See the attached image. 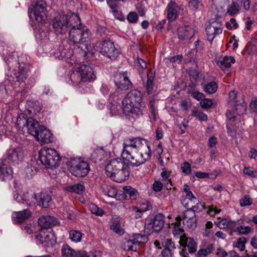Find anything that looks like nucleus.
<instances>
[{
  "mask_svg": "<svg viewBox=\"0 0 257 257\" xmlns=\"http://www.w3.org/2000/svg\"><path fill=\"white\" fill-rule=\"evenodd\" d=\"M91 33L85 26H72L69 32V40L74 44H82L89 38Z\"/></svg>",
  "mask_w": 257,
  "mask_h": 257,
  "instance_id": "nucleus-8",
  "label": "nucleus"
},
{
  "mask_svg": "<svg viewBox=\"0 0 257 257\" xmlns=\"http://www.w3.org/2000/svg\"><path fill=\"white\" fill-rule=\"evenodd\" d=\"M14 199L19 203L25 204L28 206L35 207L38 202L36 193L32 191L24 192L22 195L15 194Z\"/></svg>",
  "mask_w": 257,
  "mask_h": 257,
  "instance_id": "nucleus-13",
  "label": "nucleus"
},
{
  "mask_svg": "<svg viewBox=\"0 0 257 257\" xmlns=\"http://www.w3.org/2000/svg\"><path fill=\"white\" fill-rule=\"evenodd\" d=\"M114 82L117 88L123 90H128L133 86L127 71L116 73L114 75Z\"/></svg>",
  "mask_w": 257,
  "mask_h": 257,
  "instance_id": "nucleus-15",
  "label": "nucleus"
},
{
  "mask_svg": "<svg viewBox=\"0 0 257 257\" xmlns=\"http://www.w3.org/2000/svg\"><path fill=\"white\" fill-rule=\"evenodd\" d=\"M13 175V171L11 167L8 166L7 163L3 161L0 164V180H11Z\"/></svg>",
  "mask_w": 257,
  "mask_h": 257,
  "instance_id": "nucleus-20",
  "label": "nucleus"
},
{
  "mask_svg": "<svg viewBox=\"0 0 257 257\" xmlns=\"http://www.w3.org/2000/svg\"><path fill=\"white\" fill-rule=\"evenodd\" d=\"M28 121H29V117L27 118L24 116H18L16 121V124L20 128H23L27 126Z\"/></svg>",
  "mask_w": 257,
  "mask_h": 257,
  "instance_id": "nucleus-45",
  "label": "nucleus"
},
{
  "mask_svg": "<svg viewBox=\"0 0 257 257\" xmlns=\"http://www.w3.org/2000/svg\"><path fill=\"white\" fill-rule=\"evenodd\" d=\"M80 22V18L77 15H72L69 17L64 14H58L52 20L51 25L56 35L63 34L66 33L68 28L72 26L71 21Z\"/></svg>",
  "mask_w": 257,
  "mask_h": 257,
  "instance_id": "nucleus-5",
  "label": "nucleus"
},
{
  "mask_svg": "<svg viewBox=\"0 0 257 257\" xmlns=\"http://www.w3.org/2000/svg\"><path fill=\"white\" fill-rule=\"evenodd\" d=\"M24 157L22 149L19 147L10 148L6 152L3 161L11 165H16L23 161Z\"/></svg>",
  "mask_w": 257,
  "mask_h": 257,
  "instance_id": "nucleus-11",
  "label": "nucleus"
},
{
  "mask_svg": "<svg viewBox=\"0 0 257 257\" xmlns=\"http://www.w3.org/2000/svg\"><path fill=\"white\" fill-rule=\"evenodd\" d=\"M233 110H234L236 114L240 115L244 113L246 110V106L245 103L242 101L240 103H238L237 102H235L233 106Z\"/></svg>",
  "mask_w": 257,
  "mask_h": 257,
  "instance_id": "nucleus-36",
  "label": "nucleus"
},
{
  "mask_svg": "<svg viewBox=\"0 0 257 257\" xmlns=\"http://www.w3.org/2000/svg\"><path fill=\"white\" fill-rule=\"evenodd\" d=\"M217 84L214 81H211L203 86V90L208 94H213L217 91Z\"/></svg>",
  "mask_w": 257,
  "mask_h": 257,
  "instance_id": "nucleus-38",
  "label": "nucleus"
},
{
  "mask_svg": "<svg viewBox=\"0 0 257 257\" xmlns=\"http://www.w3.org/2000/svg\"><path fill=\"white\" fill-rule=\"evenodd\" d=\"M154 77V73L151 71H149L147 75V81L146 85V91L148 94H152L154 92L153 80Z\"/></svg>",
  "mask_w": 257,
  "mask_h": 257,
  "instance_id": "nucleus-30",
  "label": "nucleus"
},
{
  "mask_svg": "<svg viewBox=\"0 0 257 257\" xmlns=\"http://www.w3.org/2000/svg\"><path fill=\"white\" fill-rule=\"evenodd\" d=\"M184 191L186 194V199H188L190 203H195L197 201V198L194 196L192 192L190 191L189 187L188 185H184Z\"/></svg>",
  "mask_w": 257,
  "mask_h": 257,
  "instance_id": "nucleus-40",
  "label": "nucleus"
},
{
  "mask_svg": "<svg viewBox=\"0 0 257 257\" xmlns=\"http://www.w3.org/2000/svg\"><path fill=\"white\" fill-rule=\"evenodd\" d=\"M90 208L91 212L97 216H102L104 214L103 210L101 208L98 207V206L95 204H92L90 206Z\"/></svg>",
  "mask_w": 257,
  "mask_h": 257,
  "instance_id": "nucleus-53",
  "label": "nucleus"
},
{
  "mask_svg": "<svg viewBox=\"0 0 257 257\" xmlns=\"http://www.w3.org/2000/svg\"><path fill=\"white\" fill-rule=\"evenodd\" d=\"M107 107L109 110V113L111 116L116 115L118 113V106L115 104L109 102L107 104Z\"/></svg>",
  "mask_w": 257,
  "mask_h": 257,
  "instance_id": "nucleus-49",
  "label": "nucleus"
},
{
  "mask_svg": "<svg viewBox=\"0 0 257 257\" xmlns=\"http://www.w3.org/2000/svg\"><path fill=\"white\" fill-rule=\"evenodd\" d=\"M184 34H180L179 38L182 39H190L195 35L194 30L190 26H185L183 29Z\"/></svg>",
  "mask_w": 257,
  "mask_h": 257,
  "instance_id": "nucleus-33",
  "label": "nucleus"
},
{
  "mask_svg": "<svg viewBox=\"0 0 257 257\" xmlns=\"http://www.w3.org/2000/svg\"><path fill=\"white\" fill-rule=\"evenodd\" d=\"M193 218H196L195 213L190 208L184 212L183 221L189 220Z\"/></svg>",
  "mask_w": 257,
  "mask_h": 257,
  "instance_id": "nucleus-51",
  "label": "nucleus"
},
{
  "mask_svg": "<svg viewBox=\"0 0 257 257\" xmlns=\"http://www.w3.org/2000/svg\"><path fill=\"white\" fill-rule=\"evenodd\" d=\"M242 3L240 0H232L231 4L227 7V13L230 16L237 14L240 9Z\"/></svg>",
  "mask_w": 257,
  "mask_h": 257,
  "instance_id": "nucleus-26",
  "label": "nucleus"
},
{
  "mask_svg": "<svg viewBox=\"0 0 257 257\" xmlns=\"http://www.w3.org/2000/svg\"><path fill=\"white\" fill-rule=\"evenodd\" d=\"M240 222H242L240 220H238L236 221L228 220L227 229H229L232 232H236L237 229H238V226H239Z\"/></svg>",
  "mask_w": 257,
  "mask_h": 257,
  "instance_id": "nucleus-48",
  "label": "nucleus"
},
{
  "mask_svg": "<svg viewBox=\"0 0 257 257\" xmlns=\"http://www.w3.org/2000/svg\"><path fill=\"white\" fill-rule=\"evenodd\" d=\"M35 136V138L42 145L50 143L53 142L52 134L45 126H42L41 129Z\"/></svg>",
  "mask_w": 257,
  "mask_h": 257,
  "instance_id": "nucleus-19",
  "label": "nucleus"
},
{
  "mask_svg": "<svg viewBox=\"0 0 257 257\" xmlns=\"http://www.w3.org/2000/svg\"><path fill=\"white\" fill-rule=\"evenodd\" d=\"M131 237L133 239V242H134V244L136 246L140 244L145 243L148 240V236L147 235L140 233L134 234Z\"/></svg>",
  "mask_w": 257,
  "mask_h": 257,
  "instance_id": "nucleus-32",
  "label": "nucleus"
},
{
  "mask_svg": "<svg viewBox=\"0 0 257 257\" xmlns=\"http://www.w3.org/2000/svg\"><path fill=\"white\" fill-rule=\"evenodd\" d=\"M110 229L114 232L119 235H122L124 233L123 230L121 228L119 223L114 222L110 226Z\"/></svg>",
  "mask_w": 257,
  "mask_h": 257,
  "instance_id": "nucleus-50",
  "label": "nucleus"
},
{
  "mask_svg": "<svg viewBox=\"0 0 257 257\" xmlns=\"http://www.w3.org/2000/svg\"><path fill=\"white\" fill-rule=\"evenodd\" d=\"M167 19L169 21H173L176 20L177 16V13L180 10L181 7L176 3L171 2L167 5Z\"/></svg>",
  "mask_w": 257,
  "mask_h": 257,
  "instance_id": "nucleus-21",
  "label": "nucleus"
},
{
  "mask_svg": "<svg viewBox=\"0 0 257 257\" xmlns=\"http://www.w3.org/2000/svg\"><path fill=\"white\" fill-rule=\"evenodd\" d=\"M13 216L14 221L16 223H21L28 219L32 215V213L28 209H24L21 211L16 212Z\"/></svg>",
  "mask_w": 257,
  "mask_h": 257,
  "instance_id": "nucleus-24",
  "label": "nucleus"
},
{
  "mask_svg": "<svg viewBox=\"0 0 257 257\" xmlns=\"http://www.w3.org/2000/svg\"><path fill=\"white\" fill-rule=\"evenodd\" d=\"M67 165L70 173L76 177H84L87 175L90 170L89 164L84 161L71 160Z\"/></svg>",
  "mask_w": 257,
  "mask_h": 257,
  "instance_id": "nucleus-9",
  "label": "nucleus"
},
{
  "mask_svg": "<svg viewBox=\"0 0 257 257\" xmlns=\"http://www.w3.org/2000/svg\"><path fill=\"white\" fill-rule=\"evenodd\" d=\"M235 63V59L233 57L225 56L222 60L218 62L217 64L223 69V68H227L230 67L231 63Z\"/></svg>",
  "mask_w": 257,
  "mask_h": 257,
  "instance_id": "nucleus-34",
  "label": "nucleus"
},
{
  "mask_svg": "<svg viewBox=\"0 0 257 257\" xmlns=\"http://www.w3.org/2000/svg\"><path fill=\"white\" fill-rule=\"evenodd\" d=\"M226 116L227 118L232 122L233 121H240V118L236 114L234 110L233 109L232 111L230 110H227L226 112Z\"/></svg>",
  "mask_w": 257,
  "mask_h": 257,
  "instance_id": "nucleus-47",
  "label": "nucleus"
},
{
  "mask_svg": "<svg viewBox=\"0 0 257 257\" xmlns=\"http://www.w3.org/2000/svg\"><path fill=\"white\" fill-rule=\"evenodd\" d=\"M222 32V25L218 22L214 21L208 25L206 28L207 40L212 42L216 35Z\"/></svg>",
  "mask_w": 257,
  "mask_h": 257,
  "instance_id": "nucleus-18",
  "label": "nucleus"
},
{
  "mask_svg": "<svg viewBox=\"0 0 257 257\" xmlns=\"http://www.w3.org/2000/svg\"><path fill=\"white\" fill-rule=\"evenodd\" d=\"M81 233L77 230H71L69 232V238L74 242H78L81 239Z\"/></svg>",
  "mask_w": 257,
  "mask_h": 257,
  "instance_id": "nucleus-44",
  "label": "nucleus"
},
{
  "mask_svg": "<svg viewBox=\"0 0 257 257\" xmlns=\"http://www.w3.org/2000/svg\"><path fill=\"white\" fill-rule=\"evenodd\" d=\"M106 174L113 181L121 183L129 176L128 168L121 158L112 159L105 167Z\"/></svg>",
  "mask_w": 257,
  "mask_h": 257,
  "instance_id": "nucleus-4",
  "label": "nucleus"
},
{
  "mask_svg": "<svg viewBox=\"0 0 257 257\" xmlns=\"http://www.w3.org/2000/svg\"><path fill=\"white\" fill-rule=\"evenodd\" d=\"M186 201V199H184L182 201V204L186 208H188L189 206H191L190 209L193 210L194 212H200L205 208V204L204 202H200L197 199V201L195 202V203L193 202L190 203V205H189L188 202H185Z\"/></svg>",
  "mask_w": 257,
  "mask_h": 257,
  "instance_id": "nucleus-27",
  "label": "nucleus"
},
{
  "mask_svg": "<svg viewBox=\"0 0 257 257\" xmlns=\"http://www.w3.org/2000/svg\"><path fill=\"white\" fill-rule=\"evenodd\" d=\"M101 190L104 195L111 198H115L117 195V190L114 187L106 183L101 185Z\"/></svg>",
  "mask_w": 257,
  "mask_h": 257,
  "instance_id": "nucleus-29",
  "label": "nucleus"
},
{
  "mask_svg": "<svg viewBox=\"0 0 257 257\" xmlns=\"http://www.w3.org/2000/svg\"><path fill=\"white\" fill-rule=\"evenodd\" d=\"M85 187L83 183H78L72 185H68L65 187V190L69 192H74L77 194H82Z\"/></svg>",
  "mask_w": 257,
  "mask_h": 257,
  "instance_id": "nucleus-31",
  "label": "nucleus"
},
{
  "mask_svg": "<svg viewBox=\"0 0 257 257\" xmlns=\"http://www.w3.org/2000/svg\"><path fill=\"white\" fill-rule=\"evenodd\" d=\"M246 242V240L245 237H240L237 239L235 246L238 248L240 251H242L245 248V243Z\"/></svg>",
  "mask_w": 257,
  "mask_h": 257,
  "instance_id": "nucleus-52",
  "label": "nucleus"
},
{
  "mask_svg": "<svg viewBox=\"0 0 257 257\" xmlns=\"http://www.w3.org/2000/svg\"><path fill=\"white\" fill-rule=\"evenodd\" d=\"M201 0H191L188 4L189 7L192 11H195L198 9V4Z\"/></svg>",
  "mask_w": 257,
  "mask_h": 257,
  "instance_id": "nucleus-61",
  "label": "nucleus"
},
{
  "mask_svg": "<svg viewBox=\"0 0 257 257\" xmlns=\"http://www.w3.org/2000/svg\"><path fill=\"white\" fill-rule=\"evenodd\" d=\"M179 237V244L183 247L180 253L182 257H187L188 254L186 248H187L188 252L190 253H193L196 251L197 244L193 238L187 237L185 233L180 235Z\"/></svg>",
  "mask_w": 257,
  "mask_h": 257,
  "instance_id": "nucleus-12",
  "label": "nucleus"
},
{
  "mask_svg": "<svg viewBox=\"0 0 257 257\" xmlns=\"http://www.w3.org/2000/svg\"><path fill=\"white\" fill-rule=\"evenodd\" d=\"M99 46V52L111 60L115 59L119 53V51L114 47L113 43L109 40L102 41Z\"/></svg>",
  "mask_w": 257,
  "mask_h": 257,
  "instance_id": "nucleus-14",
  "label": "nucleus"
},
{
  "mask_svg": "<svg viewBox=\"0 0 257 257\" xmlns=\"http://www.w3.org/2000/svg\"><path fill=\"white\" fill-rule=\"evenodd\" d=\"M242 222H240L239 226H238V229L237 232L239 234H247L250 231V228L248 226H243L241 225Z\"/></svg>",
  "mask_w": 257,
  "mask_h": 257,
  "instance_id": "nucleus-56",
  "label": "nucleus"
},
{
  "mask_svg": "<svg viewBox=\"0 0 257 257\" xmlns=\"http://www.w3.org/2000/svg\"><path fill=\"white\" fill-rule=\"evenodd\" d=\"M161 244L164 248L172 250L176 248L174 243L171 238H164L161 241Z\"/></svg>",
  "mask_w": 257,
  "mask_h": 257,
  "instance_id": "nucleus-43",
  "label": "nucleus"
},
{
  "mask_svg": "<svg viewBox=\"0 0 257 257\" xmlns=\"http://www.w3.org/2000/svg\"><path fill=\"white\" fill-rule=\"evenodd\" d=\"M73 51L68 44L60 45L55 49L53 52L54 56L56 58L67 61L73 56Z\"/></svg>",
  "mask_w": 257,
  "mask_h": 257,
  "instance_id": "nucleus-16",
  "label": "nucleus"
},
{
  "mask_svg": "<svg viewBox=\"0 0 257 257\" xmlns=\"http://www.w3.org/2000/svg\"><path fill=\"white\" fill-rule=\"evenodd\" d=\"M123 189L125 195L128 196L131 199L135 200L136 199L137 191L136 189L130 186H125Z\"/></svg>",
  "mask_w": 257,
  "mask_h": 257,
  "instance_id": "nucleus-42",
  "label": "nucleus"
},
{
  "mask_svg": "<svg viewBox=\"0 0 257 257\" xmlns=\"http://www.w3.org/2000/svg\"><path fill=\"white\" fill-rule=\"evenodd\" d=\"M181 169L183 173L186 175H189L191 173L190 165L187 162H185L181 165Z\"/></svg>",
  "mask_w": 257,
  "mask_h": 257,
  "instance_id": "nucleus-57",
  "label": "nucleus"
},
{
  "mask_svg": "<svg viewBox=\"0 0 257 257\" xmlns=\"http://www.w3.org/2000/svg\"><path fill=\"white\" fill-rule=\"evenodd\" d=\"M243 173L245 175L252 178H255L257 177V171L253 170L252 168L249 167H244Z\"/></svg>",
  "mask_w": 257,
  "mask_h": 257,
  "instance_id": "nucleus-54",
  "label": "nucleus"
},
{
  "mask_svg": "<svg viewBox=\"0 0 257 257\" xmlns=\"http://www.w3.org/2000/svg\"><path fill=\"white\" fill-rule=\"evenodd\" d=\"M107 156V152L103 148L96 149L92 153V157L95 161H100Z\"/></svg>",
  "mask_w": 257,
  "mask_h": 257,
  "instance_id": "nucleus-35",
  "label": "nucleus"
},
{
  "mask_svg": "<svg viewBox=\"0 0 257 257\" xmlns=\"http://www.w3.org/2000/svg\"><path fill=\"white\" fill-rule=\"evenodd\" d=\"M63 257H74L76 251L68 244H64L61 249Z\"/></svg>",
  "mask_w": 257,
  "mask_h": 257,
  "instance_id": "nucleus-37",
  "label": "nucleus"
},
{
  "mask_svg": "<svg viewBox=\"0 0 257 257\" xmlns=\"http://www.w3.org/2000/svg\"><path fill=\"white\" fill-rule=\"evenodd\" d=\"M252 203V199L247 195L244 196L242 199L240 200V205L241 206L250 205Z\"/></svg>",
  "mask_w": 257,
  "mask_h": 257,
  "instance_id": "nucleus-58",
  "label": "nucleus"
},
{
  "mask_svg": "<svg viewBox=\"0 0 257 257\" xmlns=\"http://www.w3.org/2000/svg\"><path fill=\"white\" fill-rule=\"evenodd\" d=\"M228 224V220L227 219H222L218 222L217 226L221 229L227 228Z\"/></svg>",
  "mask_w": 257,
  "mask_h": 257,
  "instance_id": "nucleus-64",
  "label": "nucleus"
},
{
  "mask_svg": "<svg viewBox=\"0 0 257 257\" xmlns=\"http://www.w3.org/2000/svg\"><path fill=\"white\" fill-rule=\"evenodd\" d=\"M163 184L159 181H156L153 184V190L155 192H160L162 189Z\"/></svg>",
  "mask_w": 257,
  "mask_h": 257,
  "instance_id": "nucleus-63",
  "label": "nucleus"
},
{
  "mask_svg": "<svg viewBox=\"0 0 257 257\" xmlns=\"http://www.w3.org/2000/svg\"><path fill=\"white\" fill-rule=\"evenodd\" d=\"M122 156L133 166L138 167L144 164L151 156L148 141L140 137L125 140Z\"/></svg>",
  "mask_w": 257,
  "mask_h": 257,
  "instance_id": "nucleus-1",
  "label": "nucleus"
},
{
  "mask_svg": "<svg viewBox=\"0 0 257 257\" xmlns=\"http://www.w3.org/2000/svg\"><path fill=\"white\" fill-rule=\"evenodd\" d=\"M23 58L22 56L18 57L16 55L15 60L11 57L8 59V67L10 70L12 69L10 75L8 76V81H14V87L25 83L28 77L27 64L22 61Z\"/></svg>",
  "mask_w": 257,
  "mask_h": 257,
  "instance_id": "nucleus-3",
  "label": "nucleus"
},
{
  "mask_svg": "<svg viewBox=\"0 0 257 257\" xmlns=\"http://www.w3.org/2000/svg\"><path fill=\"white\" fill-rule=\"evenodd\" d=\"M142 94L141 91L133 89L127 93L122 101V109L123 113L129 118H136L143 114L142 106Z\"/></svg>",
  "mask_w": 257,
  "mask_h": 257,
  "instance_id": "nucleus-2",
  "label": "nucleus"
},
{
  "mask_svg": "<svg viewBox=\"0 0 257 257\" xmlns=\"http://www.w3.org/2000/svg\"><path fill=\"white\" fill-rule=\"evenodd\" d=\"M30 13V17L34 18L38 23H43L47 18L48 12L46 4L43 1L37 2L32 6Z\"/></svg>",
  "mask_w": 257,
  "mask_h": 257,
  "instance_id": "nucleus-10",
  "label": "nucleus"
},
{
  "mask_svg": "<svg viewBox=\"0 0 257 257\" xmlns=\"http://www.w3.org/2000/svg\"><path fill=\"white\" fill-rule=\"evenodd\" d=\"M123 248L124 250L128 251L132 250L133 251H137V248L135 245L134 242H133V239L131 237L127 240H125L123 243Z\"/></svg>",
  "mask_w": 257,
  "mask_h": 257,
  "instance_id": "nucleus-39",
  "label": "nucleus"
},
{
  "mask_svg": "<svg viewBox=\"0 0 257 257\" xmlns=\"http://www.w3.org/2000/svg\"><path fill=\"white\" fill-rule=\"evenodd\" d=\"M152 208V206L151 203L145 201L141 203L139 209L144 212L151 209Z\"/></svg>",
  "mask_w": 257,
  "mask_h": 257,
  "instance_id": "nucleus-59",
  "label": "nucleus"
},
{
  "mask_svg": "<svg viewBox=\"0 0 257 257\" xmlns=\"http://www.w3.org/2000/svg\"><path fill=\"white\" fill-rule=\"evenodd\" d=\"M185 223L188 228L193 229L196 227V218H193L189 220L183 221Z\"/></svg>",
  "mask_w": 257,
  "mask_h": 257,
  "instance_id": "nucleus-62",
  "label": "nucleus"
},
{
  "mask_svg": "<svg viewBox=\"0 0 257 257\" xmlns=\"http://www.w3.org/2000/svg\"><path fill=\"white\" fill-rule=\"evenodd\" d=\"M38 237L42 243H52L53 234L51 232L48 231L45 229L39 232Z\"/></svg>",
  "mask_w": 257,
  "mask_h": 257,
  "instance_id": "nucleus-28",
  "label": "nucleus"
},
{
  "mask_svg": "<svg viewBox=\"0 0 257 257\" xmlns=\"http://www.w3.org/2000/svg\"><path fill=\"white\" fill-rule=\"evenodd\" d=\"M200 103L201 107L205 109L210 108L213 104L212 100L208 98L202 99Z\"/></svg>",
  "mask_w": 257,
  "mask_h": 257,
  "instance_id": "nucleus-55",
  "label": "nucleus"
},
{
  "mask_svg": "<svg viewBox=\"0 0 257 257\" xmlns=\"http://www.w3.org/2000/svg\"><path fill=\"white\" fill-rule=\"evenodd\" d=\"M39 224L44 229L49 228L58 224L56 218L51 216H42L39 219Z\"/></svg>",
  "mask_w": 257,
  "mask_h": 257,
  "instance_id": "nucleus-22",
  "label": "nucleus"
},
{
  "mask_svg": "<svg viewBox=\"0 0 257 257\" xmlns=\"http://www.w3.org/2000/svg\"><path fill=\"white\" fill-rule=\"evenodd\" d=\"M147 222L148 228H151L153 231L158 232L160 231L164 225L165 216L162 213H158L153 219L150 220L148 219Z\"/></svg>",
  "mask_w": 257,
  "mask_h": 257,
  "instance_id": "nucleus-17",
  "label": "nucleus"
},
{
  "mask_svg": "<svg viewBox=\"0 0 257 257\" xmlns=\"http://www.w3.org/2000/svg\"><path fill=\"white\" fill-rule=\"evenodd\" d=\"M39 123L34 119L32 117H29V121L26 126L29 134L35 137L37 135L38 131L41 129V126Z\"/></svg>",
  "mask_w": 257,
  "mask_h": 257,
  "instance_id": "nucleus-25",
  "label": "nucleus"
},
{
  "mask_svg": "<svg viewBox=\"0 0 257 257\" xmlns=\"http://www.w3.org/2000/svg\"><path fill=\"white\" fill-rule=\"evenodd\" d=\"M127 20L132 23H135L138 20V16L135 12H131L127 17Z\"/></svg>",
  "mask_w": 257,
  "mask_h": 257,
  "instance_id": "nucleus-60",
  "label": "nucleus"
},
{
  "mask_svg": "<svg viewBox=\"0 0 257 257\" xmlns=\"http://www.w3.org/2000/svg\"><path fill=\"white\" fill-rule=\"evenodd\" d=\"M39 158L43 165L51 169L58 167L61 161L58 153L55 149L48 148L41 149L39 152Z\"/></svg>",
  "mask_w": 257,
  "mask_h": 257,
  "instance_id": "nucleus-6",
  "label": "nucleus"
},
{
  "mask_svg": "<svg viewBox=\"0 0 257 257\" xmlns=\"http://www.w3.org/2000/svg\"><path fill=\"white\" fill-rule=\"evenodd\" d=\"M70 78L72 81L77 84L81 81H93L96 76L91 66L89 65L82 64L78 68L77 70L71 74Z\"/></svg>",
  "mask_w": 257,
  "mask_h": 257,
  "instance_id": "nucleus-7",
  "label": "nucleus"
},
{
  "mask_svg": "<svg viewBox=\"0 0 257 257\" xmlns=\"http://www.w3.org/2000/svg\"><path fill=\"white\" fill-rule=\"evenodd\" d=\"M37 196L38 202L36 204L37 205L43 208H48L49 207L52 198L50 194L48 192L42 191Z\"/></svg>",
  "mask_w": 257,
  "mask_h": 257,
  "instance_id": "nucleus-23",
  "label": "nucleus"
},
{
  "mask_svg": "<svg viewBox=\"0 0 257 257\" xmlns=\"http://www.w3.org/2000/svg\"><path fill=\"white\" fill-rule=\"evenodd\" d=\"M191 115L196 117L201 121H206L207 120V116L206 114L196 109L192 110Z\"/></svg>",
  "mask_w": 257,
  "mask_h": 257,
  "instance_id": "nucleus-46",
  "label": "nucleus"
},
{
  "mask_svg": "<svg viewBox=\"0 0 257 257\" xmlns=\"http://www.w3.org/2000/svg\"><path fill=\"white\" fill-rule=\"evenodd\" d=\"M213 250V244H208L205 248L199 249L197 254V257H206L208 254L212 252Z\"/></svg>",
  "mask_w": 257,
  "mask_h": 257,
  "instance_id": "nucleus-41",
  "label": "nucleus"
}]
</instances>
